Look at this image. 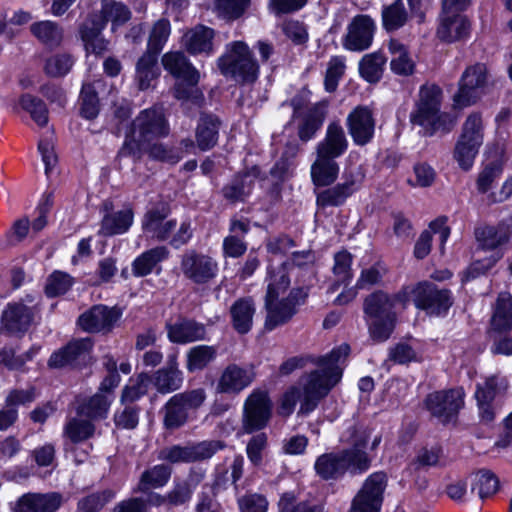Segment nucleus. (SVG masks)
Instances as JSON below:
<instances>
[{"label": "nucleus", "instance_id": "1", "mask_svg": "<svg viewBox=\"0 0 512 512\" xmlns=\"http://www.w3.org/2000/svg\"><path fill=\"white\" fill-rule=\"evenodd\" d=\"M350 352L348 344H342L333 349L329 354L315 358L312 356H295L284 361L279 367V374L287 376L298 368H303L308 362L319 366L306 376L304 381L303 398L299 413L312 412L329 391L340 381L342 369L339 365L341 359H345Z\"/></svg>", "mask_w": 512, "mask_h": 512}, {"label": "nucleus", "instance_id": "2", "mask_svg": "<svg viewBox=\"0 0 512 512\" xmlns=\"http://www.w3.org/2000/svg\"><path fill=\"white\" fill-rule=\"evenodd\" d=\"M408 290L404 287L395 294L377 290L364 298L363 313L368 326L370 338L375 342H385L393 333L397 315L394 308L397 304L406 308Z\"/></svg>", "mask_w": 512, "mask_h": 512}, {"label": "nucleus", "instance_id": "3", "mask_svg": "<svg viewBox=\"0 0 512 512\" xmlns=\"http://www.w3.org/2000/svg\"><path fill=\"white\" fill-rule=\"evenodd\" d=\"M441 89L436 85H423L419 90V99L410 114L414 126H432L440 128L455 124L454 114L440 112Z\"/></svg>", "mask_w": 512, "mask_h": 512}, {"label": "nucleus", "instance_id": "4", "mask_svg": "<svg viewBox=\"0 0 512 512\" xmlns=\"http://www.w3.org/2000/svg\"><path fill=\"white\" fill-rule=\"evenodd\" d=\"M218 67L223 75L240 82H253L259 74V66L243 41L226 45L225 53L218 59Z\"/></svg>", "mask_w": 512, "mask_h": 512}, {"label": "nucleus", "instance_id": "5", "mask_svg": "<svg viewBox=\"0 0 512 512\" xmlns=\"http://www.w3.org/2000/svg\"><path fill=\"white\" fill-rule=\"evenodd\" d=\"M205 400L206 392L203 388L173 395L162 408L164 427L168 430L182 427L189 419V412L196 411Z\"/></svg>", "mask_w": 512, "mask_h": 512}, {"label": "nucleus", "instance_id": "6", "mask_svg": "<svg viewBox=\"0 0 512 512\" xmlns=\"http://www.w3.org/2000/svg\"><path fill=\"white\" fill-rule=\"evenodd\" d=\"M153 140L154 130H130L120 153L139 158L142 152H147L153 159L171 164H175L181 159L178 150L153 142Z\"/></svg>", "mask_w": 512, "mask_h": 512}, {"label": "nucleus", "instance_id": "7", "mask_svg": "<svg viewBox=\"0 0 512 512\" xmlns=\"http://www.w3.org/2000/svg\"><path fill=\"white\" fill-rule=\"evenodd\" d=\"M404 288L409 291L408 298L413 297L416 308L429 316L445 315L453 304L450 290L439 288L432 282H419Z\"/></svg>", "mask_w": 512, "mask_h": 512}, {"label": "nucleus", "instance_id": "8", "mask_svg": "<svg viewBox=\"0 0 512 512\" xmlns=\"http://www.w3.org/2000/svg\"><path fill=\"white\" fill-rule=\"evenodd\" d=\"M366 461L361 454L345 452L343 449L338 452H330L320 455L315 462L314 468L319 477L324 480H335L342 477L346 472L351 474H362Z\"/></svg>", "mask_w": 512, "mask_h": 512}, {"label": "nucleus", "instance_id": "9", "mask_svg": "<svg viewBox=\"0 0 512 512\" xmlns=\"http://www.w3.org/2000/svg\"><path fill=\"white\" fill-rule=\"evenodd\" d=\"M308 294V288L298 287L293 288L288 296L281 300L265 296V328L271 331L289 322L297 313V307L305 303Z\"/></svg>", "mask_w": 512, "mask_h": 512}, {"label": "nucleus", "instance_id": "10", "mask_svg": "<svg viewBox=\"0 0 512 512\" xmlns=\"http://www.w3.org/2000/svg\"><path fill=\"white\" fill-rule=\"evenodd\" d=\"M488 85L487 68L476 63L465 69L459 81L458 92L454 95V106L458 108L475 104L485 93Z\"/></svg>", "mask_w": 512, "mask_h": 512}, {"label": "nucleus", "instance_id": "11", "mask_svg": "<svg viewBox=\"0 0 512 512\" xmlns=\"http://www.w3.org/2000/svg\"><path fill=\"white\" fill-rule=\"evenodd\" d=\"M464 396L462 388L441 390L428 394L424 404L433 417L447 424L454 420L463 408Z\"/></svg>", "mask_w": 512, "mask_h": 512}, {"label": "nucleus", "instance_id": "12", "mask_svg": "<svg viewBox=\"0 0 512 512\" xmlns=\"http://www.w3.org/2000/svg\"><path fill=\"white\" fill-rule=\"evenodd\" d=\"M226 447L221 440L202 441L192 445H174L164 448L159 453V459L171 463L198 462L211 458L217 451Z\"/></svg>", "mask_w": 512, "mask_h": 512}, {"label": "nucleus", "instance_id": "13", "mask_svg": "<svg viewBox=\"0 0 512 512\" xmlns=\"http://www.w3.org/2000/svg\"><path fill=\"white\" fill-rule=\"evenodd\" d=\"M387 475L380 471L371 474L354 497L350 512H380Z\"/></svg>", "mask_w": 512, "mask_h": 512}, {"label": "nucleus", "instance_id": "14", "mask_svg": "<svg viewBox=\"0 0 512 512\" xmlns=\"http://www.w3.org/2000/svg\"><path fill=\"white\" fill-rule=\"evenodd\" d=\"M272 412V403L266 392L254 391L244 404L242 429L245 433H253L266 427Z\"/></svg>", "mask_w": 512, "mask_h": 512}, {"label": "nucleus", "instance_id": "15", "mask_svg": "<svg viewBox=\"0 0 512 512\" xmlns=\"http://www.w3.org/2000/svg\"><path fill=\"white\" fill-rule=\"evenodd\" d=\"M507 387L506 378L498 375L489 376L483 383L477 384L474 396L481 423L489 424L494 421L496 415L494 400L498 394L506 391Z\"/></svg>", "mask_w": 512, "mask_h": 512}, {"label": "nucleus", "instance_id": "16", "mask_svg": "<svg viewBox=\"0 0 512 512\" xmlns=\"http://www.w3.org/2000/svg\"><path fill=\"white\" fill-rule=\"evenodd\" d=\"M202 479V473L191 472L186 479L175 480L173 488L167 494H149L148 503L156 507L162 505H168L169 507L186 505L191 500L195 488Z\"/></svg>", "mask_w": 512, "mask_h": 512}, {"label": "nucleus", "instance_id": "17", "mask_svg": "<svg viewBox=\"0 0 512 512\" xmlns=\"http://www.w3.org/2000/svg\"><path fill=\"white\" fill-rule=\"evenodd\" d=\"M181 271L193 283L206 284L216 277L218 263L208 255L191 250L182 256Z\"/></svg>", "mask_w": 512, "mask_h": 512}, {"label": "nucleus", "instance_id": "18", "mask_svg": "<svg viewBox=\"0 0 512 512\" xmlns=\"http://www.w3.org/2000/svg\"><path fill=\"white\" fill-rule=\"evenodd\" d=\"M375 30V21L369 15H356L347 26L342 45L349 51H364L371 46Z\"/></svg>", "mask_w": 512, "mask_h": 512}, {"label": "nucleus", "instance_id": "19", "mask_svg": "<svg viewBox=\"0 0 512 512\" xmlns=\"http://www.w3.org/2000/svg\"><path fill=\"white\" fill-rule=\"evenodd\" d=\"M120 316L121 314L116 308L94 305L79 317L78 324L83 330L90 333L109 332Z\"/></svg>", "mask_w": 512, "mask_h": 512}, {"label": "nucleus", "instance_id": "20", "mask_svg": "<svg viewBox=\"0 0 512 512\" xmlns=\"http://www.w3.org/2000/svg\"><path fill=\"white\" fill-rule=\"evenodd\" d=\"M36 309L22 302L9 303L1 315L3 328L11 334H24L33 323Z\"/></svg>", "mask_w": 512, "mask_h": 512}, {"label": "nucleus", "instance_id": "21", "mask_svg": "<svg viewBox=\"0 0 512 512\" xmlns=\"http://www.w3.org/2000/svg\"><path fill=\"white\" fill-rule=\"evenodd\" d=\"M169 214L170 209L164 203L149 210L142 222L143 230L159 241L166 240L176 227L175 220L164 222Z\"/></svg>", "mask_w": 512, "mask_h": 512}, {"label": "nucleus", "instance_id": "22", "mask_svg": "<svg viewBox=\"0 0 512 512\" xmlns=\"http://www.w3.org/2000/svg\"><path fill=\"white\" fill-rule=\"evenodd\" d=\"M91 348L92 342L90 338L70 341L65 347L51 355L48 364L53 368H62L85 361L89 356Z\"/></svg>", "mask_w": 512, "mask_h": 512}, {"label": "nucleus", "instance_id": "23", "mask_svg": "<svg viewBox=\"0 0 512 512\" xmlns=\"http://www.w3.org/2000/svg\"><path fill=\"white\" fill-rule=\"evenodd\" d=\"M254 380V373L237 364H229L222 372L216 390L219 393L237 394Z\"/></svg>", "mask_w": 512, "mask_h": 512}, {"label": "nucleus", "instance_id": "24", "mask_svg": "<svg viewBox=\"0 0 512 512\" xmlns=\"http://www.w3.org/2000/svg\"><path fill=\"white\" fill-rule=\"evenodd\" d=\"M482 143L483 135L480 130L463 131L456 143L454 151V157L463 170L467 171L472 167Z\"/></svg>", "mask_w": 512, "mask_h": 512}, {"label": "nucleus", "instance_id": "25", "mask_svg": "<svg viewBox=\"0 0 512 512\" xmlns=\"http://www.w3.org/2000/svg\"><path fill=\"white\" fill-rule=\"evenodd\" d=\"M167 336L169 340L177 344H185L204 340L206 327L193 319L180 318L173 324H167Z\"/></svg>", "mask_w": 512, "mask_h": 512}, {"label": "nucleus", "instance_id": "26", "mask_svg": "<svg viewBox=\"0 0 512 512\" xmlns=\"http://www.w3.org/2000/svg\"><path fill=\"white\" fill-rule=\"evenodd\" d=\"M258 174L259 169L257 167H253L249 171L236 174L230 182L223 186L221 190L224 199L231 204L244 202L250 195L254 186V178H256Z\"/></svg>", "mask_w": 512, "mask_h": 512}, {"label": "nucleus", "instance_id": "27", "mask_svg": "<svg viewBox=\"0 0 512 512\" xmlns=\"http://www.w3.org/2000/svg\"><path fill=\"white\" fill-rule=\"evenodd\" d=\"M104 22H97L96 17L87 19L80 27L79 34L88 54L101 55L108 50L109 42L102 35Z\"/></svg>", "mask_w": 512, "mask_h": 512}, {"label": "nucleus", "instance_id": "28", "mask_svg": "<svg viewBox=\"0 0 512 512\" xmlns=\"http://www.w3.org/2000/svg\"><path fill=\"white\" fill-rule=\"evenodd\" d=\"M214 36L215 32L212 28L197 25L184 34L182 43L192 55L205 54L209 56L214 52Z\"/></svg>", "mask_w": 512, "mask_h": 512}, {"label": "nucleus", "instance_id": "29", "mask_svg": "<svg viewBox=\"0 0 512 512\" xmlns=\"http://www.w3.org/2000/svg\"><path fill=\"white\" fill-rule=\"evenodd\" d=\"M61 503L62 496L56 492L28 493L19 499L16 512H56Z\"/></svg>", "mask_w": 512, "mask_h": 512}, {"label": "nucleus", "instance_id": "30", "mask_svg": "<svg viewBox=\"0 0 512 512\" xmlns=\"http://www.w3.org/2000/svg\"><path fill=\"white\" fill-rule=\"evenodd\" d=\"M153 384L161 394L174 392L181 388L183 383L182 372L178 369L177 357H168L166 366L157 370L153 375Z\"/></svg>", "mask_w": 512, "mask_h": 512}, {"label": "nucleus", "instance_id": "31", "mask_svg": "<svg viewBox=\"0 0 512 512\" xmlns=\"http://www.w3.org/2000/svg\"><path fill=\"white\" fill-rule=\"evenodd\" d=\"M255 311L253 298L242 297L237 299L229 310L232 327L239 334H247L252 328Z\"/></svg>", "mask_w": 512, "mask_h": 512}, {"label": "nucleus", "instance_id": "32", "mask_svg": "<svg viewBox=\"0 0 512 512\" xmlns=\"http://www.w3.org/2000/svg\"><path fill=\"white\" fill-rule=\"evenodd\" d=\"M172 474L170 466L165 464L155 465L146 469L140 476L137 486L134 488V493H141L143 497H148L149 494L155 493L153 489L161 488L169 481Z\"/></svg>", "mask_w": 512, "mask_h": 512}, {"label": "nucleus", "instance_id": "33", "mask_svg": "<svg viewBox=\"0 0 512 512\" xmlns=\"http://www.w3.org/2000/svg\"><path fill=\"white\" fill-rule=\"evenodd\" d=\"M469 28V21L462 14L442 13L437 35L442 41L453 42L465 37Z\"/></svg>", "mask_w": 512, "mask_h": 512}, {"label": "nucleus", "instance_id": "34", "mask_svg": "<svg viewBox=\"0 0 512 512\" xmlns=\"http://www.w3.org/2000/svg\"><path fill=\"white\" fill-rule=\"evenodd\" d=\"M162 64L177 79L190 80L192 83H198L200 80L199 71L181 52L166 53L162 58Z\"/></svg>", "mask_w": 512, "mask_h": 512}, {"label": "nucleus", "instance_id": "35", "mask_svg": "<svg viewBox=\"0 0 512 512\" xmlns=\"http://www.w3.org/2000/svg\"><path fill=\"white\" fill-rule=\"evenodd\" d=\"M133 218L134 213L130 207L114 213H105L98 233L105 237L123 234L131 227Z\"/></svg>", "mask_w": 512, "mask_h": 512}, {"label": "nucleus", "instance_id": "36", "mask_svg": "<svg viewBox=\"0 0 512 512\" xmlns=\"http://www.w3.org/2000/svg\"><path fill=\"white\" fill-rule=\"evenodd\" d=\"M372 430L368 427L353 425L349 427L342 437V441L351 444L350 448L343 449L345 452L361 454L366 464L361 469L365 472L371 466V458L368 456L364 448L367 447L371 438Z\"/></svg>", "mask_w": 512, "mask_h": 512}, {"label": "nucleus", "instance_id": "37", "mask_svg": "<svg viewBox=\"0 0 512 512\" xmlns=\"http://www.w3.org/2000/svg\"><path fill=\"white\" fill-rule=\"evenodd\" d=\"M474 234L478 244L483 249L489 250L506 244L510 238L509 226L505 223H500L497 226H479L475 229Z\"/></svg>", "mask_w": 512, "mask_h": 512}, {"label": "nucleus", "instance_id": "38", "mask_svg": "<svg viewBox=\"0 0 512 512\" xmlns=\"http://www.w3.org/2000/svg\"><path fill=\"white\" fill-rule=\"evenodd\" d=\"M30 33L45 47H58L64 37L63 28L51 20H42L30 25Z\"/></svg>", "mask_w": 512, "mask_h": 512}, {"label": "nucleus", "instance_id": "39", "mask_svg": "<svg viewBox=\"0 0 512 512\" xmlns=\"http://www.w3.org/2000/svg\"><path fill=\"white\" fill-rule=\"evenodd\" d=\"M111 405L109 397L101 392H97L93 396L83 399L76 408L78 416L86 417L89 420H100L107 416Z\"/></svg>", "mask_w": 512, "mask_h": 512}, {"label": "nucleus", "instance_id": "40", "mask_svg": "<svg viewBox=\"0 0 512 512\" xmlns=\"http://www.w3.org/2000/svg\"><path fill=\"white\" fill-rule=\"evenodd\" d=\"M386 60L381 52L365 54L358 65L360 76L369 83L379 82L383 75Z\"/></svg>", "mask_w": 512, "mask_h": 512}, {"label": "nucleus", "instance_id": "41", "mask_svg": "<svg viewBox=\"0 0 512 512\" xmlns=\"http://www.w3.org/2000/svg\"><path fill=\"white\" fill-rule=\"evenodd\" d=\"M388 46L392 55L390 62L392 72L401 76L411 75L414 72L415 62L405 46L397 40H391Z\"/></svg>", "mask_w": 512, "mask_h": 512}, {"label": "nucleus", "instance_id": "42", "mask_svg": "<svg viewBox=\"0 0 512 512\" xmlns=\"http://www.w3.org/2000/svg\"><path fill=\"white\" fill-rule=\"evenodd\" d=\"M159 76L157 56L153 53H144L136 64L135 80L140 90H146L153 80Z\"/></svg>", "mask_w": 512, "mask_h": 512}, {"label": "nucleus", "instance_id": "43", "mask_svg": "<svg viewBox=\"0 0 512 512\" xmlns=\"http://www.w3.org/2000/svg\"><path fill=\"white\" fill-rule=\"evenodd\" d=\"M339 167L335 160L317 156L311 166L312 181L316 186H328L338 177Z\"/></svg>", "mask_w": 512, "mask_h": 512}, {"label": "nucleus", "instance_id": "44", "mask_svg": "<svg viewBox=\"0 0 512 512\" xmlns=\"http://www.w3.org/2000/svg\"><path fill=\"white\" fill-rule=\"evenodd\" d=\"M347 141L343 130H327L325 139L317 146V156L334 160L344 153Z\"/></svg>", "mask_w": 512, "mask_h": 512}, {"label": "nucleus", "instance_id": "45", "mask_svg": "<svg viewBox=\"0 0 512 512\" xmlns=\"http://www.w3.org/2000/svg\"><path fill=\"white\" fill-rule=\"evenodd\" d=\"M101 80L93 83L84 82L80 94V115L88 120L94 119L99 113V100L97 89L101 86Z\"/></svg>", "mask_w": 512, "mask_h": 512}, {"label": "nucleus", "instance_id": "46", "mask_svg": "<svg viewBox=\"0 0 512 512\" xmlns=\"http://www.w3.org/2000/svg\"><path fill=\"white\" fill-rule=\"evenodd\" d=\"M354 185V181H347L319 192L317 194V205L321 207L342 205L353 194Z\"/></svg>", "mask_w": 512, "mask_h": 512}, {"label": "nucleus", "instance_id": "47", "mask_svg": "<svg viewBox=\"0 0 512 512\" xmlns=\"http://www.w3.org/2000/svg\"><path fill=\"white\" fill-rule=\"evenodd\" d=\"M381 17L383 28L387 31H395L403 27L408 20V12L403 0H394L391 4L383 6Z\"/></svg>", "mask_w": 512, "mask_h": 512}, {"label": "nucleus", "instance_id": "48", "mask_svg": "<svg viewBox=\"0 0 512 512\" xmlns=\"http://www.w3.org/2000/svg\"><path fill=\"white\" fill-rule=\"evenodd\" d=\"M131 18L130 10L121 2L115 0H102L101 18L97 22L112 23V29L123 25Z\"/></svg>", "mask_w": 512, "mask_h": 512}, {"label": "nucleus", "instance_id": "49", "mask_svg": "<svg viewBox=\"0 0 512 512\" xmlns=\"http://www.w3.org/2000/svg\"><path fill=\"white\" fill-rule=\"evenodd\" d=\"M217 356V349L209 345H197L187 352L186 368L189 372L205 369Z\"/></svg>", "mask_w": 512, "mask_h": 512}, {"label": "nucleus", "instance_id": "50", "mask_svg": "<svg viewBox=\"0 0 512 512\" xmlns=\"http://www.w3.org/2000/svg\"><path fill=\"white\" fill-rule=\"evenodd\" d=\"M168 255V250L164 246L155 247L144 252L133 262V273L136 276H146L157 263L164 260Z\"/></svg>", "mask_w": 512, "mask_h": 512}, {"label": "nucleus", "instance_id": "51", "mask_svg": "<svg viewBox=\"0 0 512 512\" xmlns=\"http://www.w3.org/2000/svg\"><path fill=\"white\" fill-rule=\"evenodd\" d=\"M19 106L27 112L37 126H46L49 111L43 100L31 94H23L19 98Z\"/></svg>", "mask_w": 512, "mask_h": 512}, {"label": "nucleus", "instance_id": "52", "mask_svg": "<svg viewBox=\"0 0 512 512\" xmlns=\"http://www.w3.org/2000/svg\"><path fill=\"white\" fill-rule=\"evenodd\" d=\"M95 426L89 419H80L73 417L67 421L64 426V435L72 443L86 441L94 435Z\"/></svg>", "mask_w": 512, "mask_h": 512}, {"label": "nucleus", "instance_id": "53", "mask_svg": "<svg viewBox=\"0 0 512 512\" xmlns=\"http://www.w3.org/2000/svg\"><path fill=\"white\" fill-rule=\"evenodd\" d=\"M56 136L53 131L43 134L38 141V151L45 165V174L49 176L58 163L55 152Z\"/></svg>", "mask_w": 512, "mask_h": 512}, {"label": "nucleus", "instance_id": "54", "mask_svg": "<svg viewBox=\"0 0 512 512\" xmlns=\"http://www.w3.org/2000/svg\"><path fill=\"white\" fill-rule=\"evenodd\" d=\"M115 496L111 489H105L92 493L79 500L77 504L78 512H99Z\"/></svg>", "mask_w": 512, "mask_h": 512}, {"label": "nucleus", "instance_id": "55", "mask_svg": "<svg viewBox=\"0 0 512 512\" xmlns=\"http://www.w3.org/2000/svg\"><path fill=\"white\" fill-rule=\"evenodd\" d=\"M74 65V58L67 53H57L46 59L44 71L51 77H63Z\"/></svg>", "mask_w": 512, "mask_h": 512}, {"label": "nucleus", "instance_id": "56", "mask_svg": "<svg viewBox=\"0 0 512 512\" xmlns=\"http://www.w3.org/2000/svg\"><path fill=\"white\" fill-rule=\"evenodd\" d=\"M170 35V23L168 20H158L150 33L146 53H153L155 56L162 50Z\"/></svg>", "mask_w": 512, "mask_h": 512}, {"label": "nucleus", "instance_id": "57", "mask_svg": "<svg viewBox=\"0 0 512 512\" xmlns=\"http://www.w3.org/2000/svg\"><path fill=\"white\" fill-rule=\"evenodd\" d=\"M499 486L498 478L488 470H481L475 477L471 492L477 491L479 498L484 499L493 495Z\"/></svg>", "mask_w": 512, "mask_h": 512}, {"label": "nucleus", "instance_id": "58", "mask_svg": "<svg viewBox=\"0 0 512 512\" xmlns=\"http://www.w3.org/2000/svg\"><path fill=\"white\" fill-rule=\"evenodd\" d=\"M270 282L267 287L266 296L269 298H278L279 294L284 292L290 285L286 264H282L269 271Z\"/></svg>", "mask_w": 512, "mask_h": 512}, {"label": "nucleus", "instance_id": "59", "mask_svg": "<svg viewBox=\"0 0 512 512\" xmlns=\"http://www.w3.org/2000/svg\"><path fill=\"white\" fill-rule=\"evenodd\" d=\"M166 119L161 107L145 109L133 121L132 128H164Z\"/></svg>", "mask_w": 512, "mask_h": 512}, {"label": "nucleus", "instance_id": "60", "mask_svg": "<svg viewBox=\"0 0 512 512\" xmlns=\"http://www.w3.org/2000/svg\"><path fill=\"white\" fill-rule=\"evenodd\" d=\"M346 69L345 58L342 56H333L330 58L325 79L324 86L327 92H334L337 89L339 80L344 75Z\"/></svg>", "mask_w": 512, "mask_h": 512}, {"label": "nucleus", "instance_id": "61", "mask_svg": "<svg viewBox=\"0 0 512 512\" xmlns=\"http://www.w3.org/2000/svg\"><path fill=\"white\" fill-rule=\"evenodd\" d=\"M251 0H215L217 13L228 20H234L243 15Z\"/></svg>", "mask_w": 512, "mask_h": 512}, {"label": "nucleus", "instance_id": "62", "mask_svg": "<svg viewBox=\"0 0 512 512\" xmlns=\"http://www.w3.org/2000/svg\"><path fill=\"white\" fill-rule=\"evenodd\" d=\"M73 278L61 271L53 272L47 279L45 293L48 297H57L65 294L72 286Z\"/></svg>", "mask_w": 512, "mask_h": 512}, {"label": "nucleus", "instance_id": "63", "mask_svg": "<svg viewBox=\"0 0 512 512\" xmlns=\"http://www.w3.org/2000/svg\"><path fill=\"white\" fill-rule=\"evenodd\" d=\"M386 273V267L377 262L361 271L355 287L357 289H370L374 285H379Z\"/></svg>", "mask_w": 512, "mask_h": 512}, {"label": "nucleus", "instance_id": "64", "mask_svg": "<svg viewBox=\"0 0 512 512\" xmlns=\"http://www.w3.org/2000/svg\"><path fill=\"white\" fill-rule=\"evenodd\" d=\"M278 512H322V508L305 501L297 502L293 492H286L280 497Z\"/></svg>", "mask_w": 512, "mask_h": 512}]
</instances>
